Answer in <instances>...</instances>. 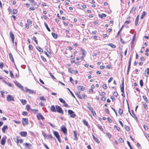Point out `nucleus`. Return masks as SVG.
<instances>
[{
	"instance_id": "1",
	"label": "nucleus",
	"mask_w": 149,
	"mask_h": 149,
	"mask_svg": "<svg viewBox=\"0 0 149 149\" xmlns=\"http://www.w3.org/2000/svg\"><path fill=\"white\" fill-rule=\"evenodd\" d=\"M68 114L70 115L71 117L74 118L76 116L74 112L71 110H69L68 111Z\"/></svg>"
},
{
	"instance_id": "2",
	"label": "nucleus",
	"mask_w": 149,
	"mask_h": 149,
	"mask_svg": "<svg viewBox=\"0 0 149 149\" xmlns=\"http://www.w3.org/2000/svg\"><path fill=\"white\" fill-rule=\"evenodd\" d=\"M54 134L55 136L58 139V141L60 143H61V141L60 139V136L59 135L58 132L56 131H54Z\"/></svg>"
},
{
	"instance_id": "3",
	"label": "nucleus",
	"mask_w": 149,
	"mask_h": 149,
	"mask_svg": "<svg viewBox=\"0 0 149 149\" xmlns=\"http://www.w3.org/2000/svg\"><path fill=\"white\" fill-rule=\"evenodd\" d=\"M29 122L28 119L26 118H23L22 120V124L24 126H25L28 124Z\"/></svg>"
},
{
	"instance_id": "4",
	"label": "nucleus",
	"mask_w": 149,
	"mask_h": 149,
	"mask_svg": "<svg viewBox=\"0 0 149 149\" xmlns=\"http://www.w3.org/2000/svg\"><path fill=\"white\" fill-rule=\"evenodd\" d=\"M7 100L8 102L14 101V97L11 95H8L7 97Z\"/></svg>"
},
{
	"instance_id": "5",
	"label": "nucleus",
	"mask_w": 149,
	"mask_h": 149,
	"mask_svg": "<svg viewBox=\"0 0 149 149\" xmlns=\"http://www.w3.org/2000/svg\"><path fill=\"white\" fill-rule=\"evenodd\" d=\"M56 111L60 113H63V112L61 107L58 105H56Z\"/></svg>"
},
{
	"instance_id": "6",
	"label": "nucleus",
	"mask_w": 149,
	"mask_h": 149,
	"mask_svg": "<svg viewBox=\"0 0 149 149\" xmlns=\"http://www.w3.org/2000/svg\"><path fill=\"white\" fill-rule=\"evenodd\" d=\"M10 36L11 38L12 42L13 44L14 43V40L15 39V36L14 34L12 33V32H10Z\"/></svg>"
},
{
	"instance_id": "7",
	"label": "nucleus",
	"mask_w": 149,
	"mask_h": 149,
	"mask_svg": "<svg viewBox=\"0 0 149 149\" xmlns=\"http://www.w3.org/2000/svg\"><path fill=\"white\" fill-rule=\"evenodd\" d=\"M61 129L64 134H67V129L64 125H62L61 127Z\"/></svg>"
},
{
	"instance_id": "8",
	"label": "nucleus",
	"mask_w": 149,
	"mask_h": 149,
	"mask_svg": "<svg viewBox=\"0 0 149 149\" xmlns=\"http://www.w3.org/2000/svg\"><path fill=\"white\" fill-rule=\"evenodd\" d=\"M37 117L39 120H40V119L43 120L44 119V118L42 115L40 113L38 114L37 115Z\"/></svg>"
},
{
	"instance_id": "9",
	"label": "nucleus",
	"mask_w": 149,
	"mask_h": 149,
	"mask_svg": "<svg viewBox=\"0 0 149 149\" xmlns=\"http://www.w3.org/2000/svg\"><path fill=\"white\" fill-rule=\"evenodd\" d=\"M25 89L26 90V92H28L30 94L33 93V91L29 89L27 87H25Z\"/></svg>"
},
{
	"instance_id": "10",
	"label": "nucleus",
	"mask_w": 149,
	"mask_h": 149,
	"mask_svg": "<svg viewBox=\"0 0 149 149\" xmlns=\"http://www.w3.org/2000/svg\"><path fill=\"white\" fill-rule=\"evenodd\" d=\"M77 88L79 90L84 91L85 89V87L82 86H78Z\"/></svg>"
},
{
	"instance_id": "11",
	"label": "nucleus",
	"mask_w": 149,
	"mask_h": 149,
	"mask_svg": "<svg viewBox=\"0 0 149 149\" xmlns=\"http://www.w3.org/2000/svg\"><path fill=\"white\" fill-rule=\"evenodd\" d=\"M6 141V139L5 138H2L1 143V144L3 146H4L5 144Z\"/></svg>"
},
{
	"instance_id": "12",
	"label": "nucleus",
	"mask_w": 149,
	"mask_h": 149,
	"mask_svg": "<svg viewBox=\"0 0 149 149\" xmlns=\"http://www.w3.org/2000/svg\"><path fill=\"white\" fill-rule=\"evenodd\" d=\"M121 91L122 93H124V81H123L122 83V84L120 85Z\"/></svg>"
},
{
	"instance_id": "13",
	"label": "nucleus",
	"mask_w": 149,
	"mask_h": 149,
	"mask_svg": "<svg viewBox=\"0 0 149 149\" xmlns=\"http://www.w3.org/2000/svg\"><path fill=\"white\" fill-rule=\"evenodd\" d=\"M20 134L22 136L25 137L27 135V132H20Z\"/></svg>"
},
{
	"instance_id": "14",
	"label": "nucleus",
	"mask_w": 149,
	"mask_h": 149,
	"mask_svg": "<svg viewBox=\"0 0 149 149\" xmlns=\"http://www.w3.org/2000/svg\"><path fill=\"white\" fill-rule=\"evenodd\" d=\"M16 85L21 89L23 90V87L21 85V84L18 82H16L15 83Z\"/></svg>"
},
{
	"instance_id": "15",
	"label": "nucleus",
	"mask_w": 149,
	"mask_h": 149,
	"mask_svg": "<svg viewBox=\"0 0 149 149\" xmlns=\"http://www.w3.org/2000/svg\"><path fill=\"white\" fill-rule=\"evenodd\" d=\"M8 128V127L7 125H4L3 126V127L2 128V132L5 133V130H6Z\"/></svg>"
},
{
	"instance_id": "16",
	"label": "nucleus",
	"mask_w": 149,
	"mask_h": 149,
	"mask_svg": "<svg viewBox=\"0 0 149 149\" xmlns=\"http://www.w3.org/2000/svg\"><path fill=\"white\" fill-rule=\"evenodd\" d=\"M149 74V68H147L145 70V75L146 77H148V76Z\"/></svg>"
},
{
	"instance_id": "17",
	"label": "nucleus",
	"mask_w": 149,
	"mask_h": 149,
	"mask_svg": "<svg viewBox=\"0 0 149 149\" xmlns=\"http://www.w3.org/2000/svg\"><path fill=\"white\" fill-rule=\"evenodd\" d=\"M9 58L14 63V58L12 55L11 53H10L9 54Z\"/></svg>"
},
{
	"instance_id": "18",
	"label": "nucleus",
	"mask_w": 149,
	"mask_h": 149,
	"mask_svg": "<svg viewBox=\"0 0 149 149\" xmlns=\"http://www.w3.org/2000/svg\"><path fill=\"white\" fill-rule=\"evenodd\" d=\"M139 15H138L136 17L135 19V26H136L137 25L138 23V22H139Z\"/></svg>"
},
{
	"instance_id": "19",
	"label": "nucleus",
	"mask_w": 149,
	"mask_h": 149,
	"mask_svg": "<svg viewBox=\"0 0 149 149\" xmlns=\"http://www.w3.org/2000/svg\"><path fill=\"white\" fill-rule=\"evenodd\" d=\"M106 15L102 13L101 15H98V16L99 17L102 19L103 17H106Z\"/></svg>"
},
{
	"instance_id": "20",
	"label": "nucleus",
	"mask_w": 149,
	"mask_h": 149,
	"mask_svg": "<svg viewBox=\"0 0 149 149\" xmlns=\"http://www.w3.org/2000/svg\"><path fill=\"white\" fill-rule=\"evenodd\" d=\"M93 139L94 140H95V141L96 142H97V143H99L100 141H99V139H97V138H96L93 135Z\"/></svg>"
},
{
	"instance_id": "21",
	"label": "nucleus",
	"mask_w": 149,
	"mask_h": 149,
	"mask_svg": "<svg viewBox=\"0 0 149 149\" xmlns=\"http://www.w3.org/2000/svg\"><path fill=\"white\" fill-rule=\"evenodd\" d=\"M51 110L53 112H56V110L54 106L52 105L51 106L50 108Z\"/></svg>"
},
{
	"instance_id": "22",
	"label": "nucleus",
	"mask_w": 149,
	"mask_h": 149,
	"mask_svg": "<svg viewBox=\"0 0 149 149\" xmlns=\"http://www.w3.org/2000/svg\"><path fill=\"white\" fill-rule=\"evenodd\" d=\"M73 133L74 134V140H77V134L75 131H73Z\"/></svg>"
},
{
	"instance_id": "23",
	"label": "nucleus",
	"mask_w": 149,
	"mask_h": 149,
	"mask_svg": "<svg viewBox=\"0 0 149 149\" xmlns=\"http://www.w3.org/2000/svg\"><path fill=\"white\" fill-rule=\"evenodd\" d=\"M4 82L8 86L10 87H12L13 86L10 83L7 82L6 81H4Z\"/></svg>"
},
{
	"instance_id": "24",
	"label": "nucleus",
	"mask_w": 149,
	"mask_h": 149,
	"mask_svg": "<svg viewBox=\"0 0 149 149\" xmlns=\"http://www.w3.org/2000/svg\"><path fill=\"white\" fill-rule=\"evenodd\" d=\"M136 9V8L135 7H133L131 9L130 12V13H133L134 11Z\"/></svg>"
},
{
	"instance_id": "25",
	"label": "nucleus",
	"mask_w": 149,
	"mask_h": 149,
	"mask_svg": "<svg viewBox=\"0 0 149 149\" xmlns=\"http://www.w3.org/2000/svg\"><path fill=\"white\" fill-rule=\"evenodd\" d=\"M83 122L84 123V124L85 125H86V126H88V122L85 120H83Z\"/></svg>"
},
{
	"instance_id": "26",
	"label": "nucleus",
	"mask_w": 149,
	"mask_h": 149,
	"mask_svg": "<svg viewBox=\"0 0 149 149\" xmlns=\"http://www.w3.org/2000/svg\"><path fill=\"white\" fill-rule=\"evenodd\" d=\"M146 15V13L145 11H143L142 14L141 15V19H143Z\"/></svg>"
},
{
	"instance_id": "27",
	"label": "nucleus",
	"mask_w": 149,
	"mask_h": 149,
	"mask_svg": "<svg viewBox=\"0 0 149 149\" xmlns=\"http://www.w3.org/2000/svg\"><path fill=\"white\" fill-rule=\"evenodd\" d=\"M108 45L113 48H115L116 47V46L112 43H109Z\"/></svg>"
},
{
	"instance_id": "28",
	"label": "nucleus",
	"mask_w": 149,
	"mask_h": 149,
	"mask_svg": "<svg viewBox=\"0 0 149 149\" xmlns=\"http://www.w3.org/2000/svg\"><path fill=\"white\" fill-rule=\"evenodd\" d=\"M21 102L23 105L25 104L26 103V101L25 100H21Z\"/></svg>"
},
{
	"instance_id": "29",
	"label": "nucleus",
	"mask_w": 149,
	"mask_h": 149,
	"mask_svg": "<svg viewBox=\"0 0 149 149\" xmlns=\"http://www.w3.org/2000/svg\"><path fill=\"white\" fill-rule=\"evenodd\" d=\"M131 57L130 56V61L128 63V68H130V65H131Z\"/></svg>"
},
{
	"instance_id": "30",
	"label": "nucleus",
	"mask_w": 149,
	"mask_h": 149,
	"mask_svg": "<svg viewBox=\"0 0 149 149\" xmlns=\"http://www.w3.org/2000/svg\"><path fill=\"white\" fill-rule=\"evenodd\" d=\"M59 100L61 102L63 103L64 104L66 103V102H65V101L62 98H59Z\"/></svg>"
},
{
	"instance_id": "31",
	"label": "nucleus",
	"mask_w": 149,
	"mask_h": 149,
	"mask_svg": "<svg viewBox=\"0 0 149 149\" xmlns=\"http://www.w3.org/2000/svg\"><path fill=\"white\" fill-rule=\"evenodd\" d=\"M36 48L40 52H43V50L40 47H37Z\"/></svg>"
},
{
	"instance_id": "32",
	"label": "nucleus",
	"mask_w": 149,
	"mask_h": 149,
	"mask_svg": "<svg viewBox=\"0 0 149 149\" xmlns=\"http://www.w3.org/2000/svg\"><path fill=\"white\" fill-rule=\"evenodd\" d=\"M52 34L54 38L56 39L57 38V35L56 34L53 33H52Z\"/></svg>"
},
{
	"instance_id": "33",
	"label": "nucleus",
	"mask_w": 149,
	"mask_h": 149,
	"mask_svg": "<svg viewBox=\"0 0 149 149\" xmlns=\"http://www.w3.org/2000/svg\"><path fill=\"white\" fill-rule=\"evenodd\" d=\"M143 105V106L146 109H148V107L147 106V104L144 102L142 103Z\"/></svg>"
},
{
	"instance_id": "34",
	"label": "nucleus",
	"mask_w": 149,
	"mask_h": 149,
	"mask_svg": "<svg viewBox=\"0 0 149 149\" xmlns=\"http://www.w3.org/2000/svg\"><path fill=\"white\" fill-rule=\"evenodd\" d=\"M81 50L82 52V54L84 55H85L86 53V51L82 48L81 49Z\"/></svg>"
},
{
	"instance_id": "35",
	"label": "nucleus",
	"mask_w": 149,
	"mask_h": 149,
	"mask_svg": "<svg viewBox=\"0 0 149 149\" xmlns=\"http://www.w3.org/2000/svg\"><path fill=\"white\" fill-rule=\"evenodd\" d=\"M142 97H143V98L144 100L146 102L148 103V99H147V98L146 97L145 95H143Z\"/></svg>"
},
{
	"instance_id": "36",
	"label": "nucleus",
	"mask_w": 149,
	"mask_h": 149,
	"mask_svg": "<svg viewBox=\"0 0 149 149\" xmlns=\"http://www.w3.org/2000/svg\"><path fill=\"white\" fill-rule=\"evenodd\" d=\"M40 99L43 101H46V99H45L44 96H41L40 97Z\"/></svg>"
},
{
	"instance_id": "37",
	"label": "nucleus",
	"mask_w": 149,
	"mask_h": 149,
	"mask_svg": "<svg viewBox=\"0 0 149 149\" xmlns=\"http://www.w3.org/2000/svg\"><path fill=\"white\" fill-rule=\"evenodd\" d=\"M118 112L119 114L120 115H122L123 113V110L122 109H121L120 108L119 109V110L118 111Z\"/></svg>"
},
{
	"instance_id": "38",
	"label": "nucleus",
	"mask_w": 149,
	"mask_h": 149,
	"mask_svg": "<svg viewBox=\"0 0 149 149\" xmlns=\"http://www.w3.org/2000/svg\"><path fill=\"white\" fill-rule=\"evenodd\" d=\"M45 25L46 26V28L47 29V30L49 31V32L50 31V29L48 27V25H47V24L46 23H45Z\"/></svg>"
},
{
	"instance_id": "39",
	"label": "nucleus",
	"mask_w": 149,
	"mask_h": 149,
	"mask_svg": "<svg viewBox=\"0 0 149 149\" xmlns=\"http://www.w3.org/2000/svg\"><path fill=\"white\" fill-rule=\"evenodd\" d=\"M87 108L88 109L91 111V112H92V111H94L92 107H87Z\"/></svg>"
},
{
	"instance_id": "40",
	"label": "nucleus",
	"mask_w": 149,
	"mask_h": 149,
	"mask_svg": "<svg viewBox=\"0 0 149 149\" xmlns=\"http://www.w3.org/2000/svg\"><path fill=\"white\" fill-rule=\"evenodd\" d=\"M32 5L33 6H35L36 8H37L38 7L37 4L34 2V3H32Z\"/></svg>"
},
{
	"instance_id": "41",
	"label": "nucleus",
	"mask_w": 149,
	"mask_h": 149,
	"mask_svg": "<svg viewBox=\"0 0 149 149\" xmlns=\"http://www.w3.org/2000/svg\"><path fill=\"white\" fill-rule=\"evenodd\" d=\"M10 75L11 77L12 78H14V76L13 74V73L11 71H10Z\"/></svg>"
},
{
	"instance_id": "42",
	"label": "nucleus",
	"mask_w": 149,
	"mask_h": 149,
	"mask_svg": "<svg viewBox=\"0 0 149 149\" xmlns=\"http://www.w3.org/2000/svg\"><path fill=\"white\" fill-rule=\"evenodd\" d=\"M33 39L35 41L36 43V44H38V41L37 40L36 38L35 37H34V36L33 37Z\"/></svg>"
},
{
	"instance_id": "43",
	"label": "nucleus",
	"mask_w": 149,
	"mask_h": 149,
	"mask_svg": "<svg viewBox=\"0 0 149 149\" xmlns=\"http://www.w3.org/2000/svg\"><path fill=\"white\" fill-rule=\"evenodd\" d=\"M127 143L128 146L130 147V149H133L132 146H131L129 142L128 141H127Z\"/></svg>"
},
{
	"instance_id": "44",
	"label": "nucleus",
	"mask_w": 149,
	"mask_h": 149,
	"mask_svg": "<svg viewBox=\"0 0 149 149\" xmlns=\"http://www.w3.org/2000/svg\"><path fill=\"white\" fill-rule=\"evenodd\" d=\"M32 111L33 112V113H36V112H37L38 110V109H32Z\"/></svg>"
},
{
	"instance_id": "45",
	"label": "nucleus",
	"mask_w": 149,
	"mask_h": 149,
	"mask_svg": "<svg viewBox=\"0 0 149 149\" xmlns=\"http://www.w3.org/2000/svg\"><path fill=\"white\" fill-rule=\"evenodd\" d=\"M42 134L43 136H44L45 137V138H46L47 137V136L46 135V134L45 133V132L44 131H42Z\"/></svg>"
},
{
	"instance_id": "46",
	"label": "nucleus",
	"mask_w": 149,
	"mask_h": 149,
	"mask_svg": "<svg viewBox=\"0 0 149 149\" xmlns=\"http://www.w3.org/2000/svg\"><path fill=\"white\" fill-rule=\"evenodd\" d=\"M67 89H68V90L70 92V93L71 94L72 96L73 97H74L75 98V97L73 93L70 90L69 88H68Z\"/></svg>"
},
{
	"instance_id": "47",
	"label": "nucleus",
	"mask_w": 149,
	"mask_h": 149,
	"mask_svg": "<svg viewBox=\"0 0 149 149\" xmlns=\"http://www.w3.org/2000/svg\"><path fill=\"white\" fill-rule=\"evenodd\" d=\"M102 88L104 89H107V87L106 84H103Z\"/></svg>"
},
{
	"instance_id": "48",
	"label": "nucleus",
	"mask_w": 149,
	"mask_h": 149,
	"mask_svg": "<svg viewBox=\"0 0 149 149\" xmlns=\"http://www.w3.org/2000/svg\"><path fill=\"white\" fill-rule=\"evenodd\" d=\"M119 141L121 143H123L124 141L122 138H120L118 139Z\"/></svg>"
},
{
	"instance_id": "49",
	"label": "nucleus",
	"mask_w": 149,
	"mask_h": 149,
	"mask_svg": "<svg viewBox=\"0 0 149 149\" xmlns=\"http://www.w3.org/2000/svg\"><path fill=\"white\" fill-rule=\"evenodd\" d=\"M13 13L14 14H16L17 13V11L16 9H14L13 10Z\"/></svg>"
},
{
	"instance_id": "50",
	"label": "nucleus",
	"mask_w": 149,
	"mask_h": 149,
	"mask_svg": "<svg viewBox=\"0 0 149 149\" xmlns=\"http://www.w3.org/2000/svg\"><path fill=\"white\" fill-rule=\"evenodd\" d=\"M98 127L99 128V129L102 131H103V128L100 125H98Z\"/></svg>"
},
{
	"instance_id": "51",
	"label": "nucleus",
	"mask_w": 149,
	"mask_h": 149,
	"mask_svg": "<svg viewBox=\"0 0 149 149\" xmlns=\"http://www.w3.org/2000/svg\"><path fill=\"white\" fill-rule=\"evenodd\" d=\"M140 85L141 86H142L143 85V81L142 80H141L140 81Z\"/></svg>"
},
{
	"instance_id": "52",
	"label": "nucleus",
	"mask_w": 149,
	"mask_h": 149,
	"mask_svg": "<svg viewBox=\"0 0 149 149\" xmlns=\"http://www.w3.org/2000/svg\"><path fill=\"white\" fill-rule=\"evenodd\" d=\"M113 95L116 97H117L118 96V93L116 91L115 92L113 93Z\"/></svg>"
},
{
	"instance_id": "53",
	"label": "nucleus",
	"mask_w": 149,
	"mask_h": 149,
	"mask_svg": "<svg viewBox=\"0 0 149 149\" xmlns=\"http://www.w3.org/2000/svg\"><path fill=\"white\" fill-rule=\"evenodd\" d=\"M14 122L16 124H19L21 122L20 121H16L15 120H14Z\"/></svg>"
},
{
	"instance_id": "54",
	"label": "nucleus",
	"mask_w": 149,
	"mask_h": 149,
	"mask_svg": "<svg viewBox=\"0 0 149 149\" xmlns=\"http://www.w3.org/2000/svg\"><path fill=\"white\" fill-rule=\"evenodd\" d=\"M39 104L41 106H45V103L42 102H40L39 103Z\"/></svg>"
},
{
	"instance_id": "55",
	"label": "nucleus",
	"mask_w": 149,
	"mask_h": 149,
	"mask_svg": "<svg viewBox=\"0 0 149 149\" xmlns=\"http://www.w3.org/2000/svg\"><path fill=\"white\" fill-rule=\"evenodd\" d=\"M3 66V64L2 63H0V68L1 69H2Z\"/></svg>"
},
{
	"instance_id": "56",
	"label": "nucleus",
	"mask_w": 149,
	"mask_h": 149,
	"mask_svg": "<svg viewBox=\"0 0 149 149\" xmlns=\"http://www.w3.org/2000/svg\"><path fill=\"white\" fill-rule=\"evenodd\" d=\"M130 22V20L127 21H126L124 23V24H129Z\"/></svg>"
},
{
	"instance_id": "57",
	"label": "nucleus",
	"mask_w": 149,
	"mask_h": 149,
	"mask_svg": "<svg viewBox=\"0 0 149 149\" xmlns=\"http://www.w3.org/2000/svg\"><path fill=\"white\" fill-rule=\"evenodd\" d=\"M70 79L71 82L72 84H73L74 80L72 79V78L71 77H70Z\"/></svg>"
},
{
	"instance_id": "58",
	"label": "nucleus",
	"mask_w": 149,
	"mask_h": 149,
	"mask_svg": "<svg viewBox=\"0 0 149 149\" xmlns=\"http://www.w3.org/2000/svg\"><path fill=\"white\" fill-rule=\"evenodd\" d=\"M30 107V106L29 104H27L26 105V108H27V111H29Z\"/></svg>"
},
{
	"instance_id": "59",
	"label": "nucleus",
	"mask_w": 149,
	"mask_h": 149,
	"mask_svg": "<svg viewBox=\"0 0 149 149\" xmlns=\"http://www.w3.org/2000/svg\"><path fill=\"white\" fill-rule=\"evenodd\" d=\"M28 113L26 111H24L22 113L23 115L24 116H26L27 115Z\"/></svg>"
},
{
	"instance_id": "60",
	"label": "nucleus",
	"mask_w": 149,
	"mask_h": 149,
	"mask_svg": "<svg viewBox=\"0 0 149 149\" xmlns=\"http://www.w3.org/2000/svg\"><path fill=\"white\" fill-rule=\"evenodd\" d=\"M41 58L44 61H46V58L43 56H41Z\"/></svg>"
},
{
	"instance_id": "61",
	"label": "nucleus",
	"mask_w": 149,
	"mask_h": 149,
	"mask_svg": "<svg viewBox=\"0 0 149 149\" xmlns=\"http://www.w3.org/2000/svg\"><path fill=\"white\" fill-rule=\"evenodd\" d=\"M68 70L69 72H70L71 73H73V72H72L73 70H72V69L71 68H70L68 69Z\"/></svg>"
},
{
	"instance_id": "62",
	"label": "nucleus",
	"mask_w": 149,
	"mask_h": 149,
	"mask_svg": "<svg viewBox=\"0 0 149 149\" xmlns=\"http://www.w3.org/2000/svg\"><path fill=\"white\" fill-rule=\"evenodd\" d=\"M91 112L94 116H96V113L94 110Z\"/></svg>"
},
{
	"instance_id": "63",
	"label": "nucleus",
	"mask_w": 149,
	"mask_h": 149,
	"mask_svg": "<svg viewBox=\"0 0 149 149\" xmlns=\"http://www.w3.org/2000/svg\"><path fill=\"white\" fill-rule=\"evenodd\" d=\"M125 129L127 131H129L130 130V128L129 127H127V126H126Z\"/></svg>"
},
{
	"instance_id": "64",
	"label": "nucleus",
	"mask_w": 149,
	"mask_h": 149,
	"mask_svg": "<svg viewBox=\"0 0 149 149\" xmlns=\"http://www.w3.org/2000/svg\"><path fill=\"white\" fill-rule=\"evenodd\" d=\"M107 120L110 123H112V120L108 117L107 118Z\"/></svg>"
}]
</instances>
